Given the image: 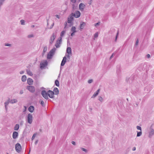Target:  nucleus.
Here are the masks:
<instances>
[{
  "instance_id": "f257e3e1",
  "label": "nucleus",
  "mask_w": 154,
  "mask_h": 154,
  "mask_svg": "<svg viewBox=\"0 0 154 154\" xmlns=\"http://www.w3.org/2000/svg\"><path fill=\"white\" fill-rule=\"evenodd\" d=\"M135 76V75H132L128 79H126L127 82L129 84H132L134 81Z\"/></svg>"
},
{
  "instance_id": "f03ea898",
  "label": "nucleus",
  "mask_w": 154,
  "mask_h": 154,
  "mask_svg": "<svg viewBox=\"0 0 154 154\" xmlns=\"http://www.w3.org/2000/svg\"><path fill=\"white\" fill-rule=\"evenodd\" d=\"M147 65L146 63H141L139 65L138 69L140 71L144 70L146 68Z\"/></svg>"
},
{
  "instance_id": "7ed1b4c3",
  "label": "nucleus",
  "mask_w": 154,
  "mask_h": 154,
  "mask_svg": "<svg viewBox=\"0 0 154 154\" xmlns=\"http://www.w3.org/2000/svg\"><path fill=\"white\" fill-rule=\"evenodd\" d=\"M32 115L31 113H29L27 116V122L28 123L31 124L32 122Z\"/></svg>"
},
{
  "instance_id": "20e7f679",
  "label": "nucleus",
  "mask_w": 154,
  "mask_h": 154,
  "mask_svg": "<svg viewBox=\"0 0 154 154\" xmlns=\"http://www.w3.org/2000/svg\"><path fill=\"white\" fill-rule=\"evenodd\" d=\"M26 89L32 93L34 92L35 91V88L33 86H27Z\"/></svg>"
},
{
  "instance_id": "39448f33",
  "label": "nucleus",
  "mask_w": 154,
  "mask_h": 154,
  "mask_svg": "<svg viewBox=\"0 0 154 154\" xmlns=\"http://www.w3.org/2000/svg\"><path fill=\"white\" fill-rule=\"evenodd\" d=\"M15 148L16 151L18 152H20L21 149V146L19 143H17L15 146Z\"/></svg>"
},
{
  "instance_id": "423d86ee",
  "label": "nucleus",
  "mask_w": 154,
  "mask_h": 154,
  "mask_svg": "<svg viewBox=\"0 0 154 154\" xmlns=\"http://www.w3.org/2000/svg\"><path fill=\"white\" fill-rule=\"evenodd\" d=\"M41 94L42 96L46 99H48V92L47 93L46 91L45 90H42L41 92Z\"/></svg>"
},
{
  "instance_id": "0eeeda50",
  "label": "nucleus",
  "mask_w": 154,
  "mask_h": 154,
  "mask_svg": "<svg viewBox=\"0 0 154 154\" xmlns=\"http://www.w3.org/2000/svg\"><path fill=\"white\" fill-rule=\"evenodd\" d=\"M48 96L51 98H54V92L51 90H49L48 91Z\"/></svg>"
},
{
  "instance_id": "6e6552de",
  "label": "nucleus",
  "mask_w": 154,
  "mask_h": 154,
  "mask_svg": "<svg viewBox=\"0 0 154 154\" xmlns=\"http://www.w3.org/2000/svg\"><path fill=\"white\" fill-rule=\"evenodd\" d=\"M48 62L46 60L42 63H41L40 64V68L41 69H44L48 65Z\"/></svg>"
},
{
  "instance_id": "1a4fd4ad",
  "label": "nucleus",
  "mask_w": 154,
  "mask_h": 154,
  "mask_svg": "<svg viewBox=\"0 0 154 154\" xmlns=\"http://www.w3.org/2000/svg\"><path fill=\"white\" fill-rule=\"evenodd\" d=\"M56 36L55 35L54 33H53L50 38L49 41V44L50 45H51L53 43V42L54 41V40Z\"/></svg>"
},
{
  "instance_id": "9d476101",
  "label": "nucleus",
  "mask_w": 154,
  "mask_h": 154,
  "mask_svg": "<svg viewBox=\"0 0 154 154\" xmlns=\"http://www.w3.org/2000/svg\"><path fill=\"white\" fill-rule=\"evenodd\" d=\"M72 14L75 18H78L80 17L81 14L79 11H75V13H72Z\"/></svg>"
},
{
  "instance_id": "9b49d317",
  "label": "nucleus",
  "mask_w": 154,
  "mask_h": 154,
  "mask_svg": "<svg viewBox=\"0 0 154 154\" xmlns=\"http://www.w3.org/2000/svg\"><path fill=\"white\" fill-rule=\"evenodd\" d=\"M85 6V5L83 3H81L79 4V9L82 11L84 10V9Z\"/></svg>"
},
{
  "instance_id": "f8f14e48",
  "label": "nucleus",
  "mask_w": 154,
  "mask_h": 154,
  "mask_svg": "<svg viewBox=\"0 0 154 154\" xmlns=\"http://www.w3.org/2000/svg\"><path fill=\"white\" fill-rule=\"evenodd\" d=\"M73 16H72V14H70L69 16V17L68 19L67 22L68 23H70L73 20Z\"/></svg>"
},
{
  "instance_id": "ddd939ff",
  "label": "nucleus",
  "mask_w": 154,
  "mask_h": 154,
  "mask_svg": "<svg viewBox=\"0 0 154 154\" xmlns=\"http://www.w3.org/2000/svg\"><path fill=\"white\" fill-rule=\"evenodd\" d=\"M66 56H64L63 57V59L62 61V62H61V66H63L65 65L66 62Z\"/></svg>"
},
{
  "instance_id": "4468645a",
  "label": "nucleus",
  "mask_w": 154,
  "mask_h": 154,
  "mask_svg": "<svg viewBox=\"0 0 154 154\" xmlns=\"http://www.w3.org/2000/svg\"><path fill=\"white\" fill-rule=\"evenodd\" d=\"M18 136V133L16 131H14L13 132L12 137L13 139H16L17 138Z\"/></svg>"
},
{
  "instance_id": "2eb2a0df",
  "label": "nucleus",
  "mask_w": 154,
  "mask_h": 154,
  "mask_svg": "<svg viewBox=\"0 0 154 154\" xmlns=\"http://www.w3.org/2000/svg\"><path fill=\"white\" fill-rule=\"evenodd\" d=\"M62 38L61 37L60 39L58 41H57L55 44V46L57 48H58L60 47V42L61 41Z\"/></svg>"
},
{
  "instance_id": "dca6fc26",
  "label": "nucleus",
  "mask_w": 154,
  "mask_h": 154,
  "mask_svg": "<svg viewBox=\"0 0 154 154\" xmlns=\"http://www.w3.org/2000/svg\"><path fill=\"white\" fill-rule=\"evenodd\" d=\"M100 90V89H98L97 91L96 92L94 93L93 95L91 97V98H94L96 96H97L98 95Z\"/></svg>"
},
{
  "instance_id": "f3484780",
  "label": "nucleus",
  "mask_w": 154,
  "mask_h": 154,
  "mask_svg": "<svg viewBox=\"0 0 154 154\" xmlns=\"http://www.w3.org/2000/svg\"><path fill=\"white\" fill-rule=\"evenodd\" d=\"M33 80L30 78H28L27 80V83L29 85H32V84L33 83Z\"/></svg>"
},
{
  "instance_id": "a211bd4d",
  "label": "nucleus",
  "mask_w": 154,
  "mask_h": 154,
  "mask_svg": "<svg viewBox=\"0 0 154 154\" xmlns=\"http://www.w3.org/2000/svg\"><path fill=\"white\" fill-rule=\"evenodd\" d=\"M9 103H10V99L9 98L8 100L6 101L4 103L5 106L6 110H7V106L8 105Z\"/></svg>"
},
{
  "instance_id": "6ab92c4d",
  "label": "nucleus",
  "mask_w": 154,
  "mask_h": 154,
  "mask_svg": "<svg viewBox=\"0 0 154 154\" xmlns=\"http://www.w3.org/2000/svg\"><path fill=\"white\" fill-rule=\"evenodd\" d=\"M28 110L30 112H32L34 110V107L33 106H30Z\"/></svg>"
},
{
  "instance_id": "aec40b11",
  "label": "nucleus",
  "mask_w": 154,
  "mask_h": 154,
  "mask_svg": "<svg viewBox=\"0 0 154 154\" xmlns=\"http://www.w3.org/2000/svg\"><path fill=\"white\" fill-rule=\"evenodd\" d=\"M154 134V130L152 129L150 131L149 133V137L151 138L152 136Z\"/></svg>"
},
{
  "instance_id": "412c9836",
  "label": "nucleus",
  "mask_w": 154,
  "mask_h": 154,
  "mask_svg": "<svg viewBox=\"0 0 154 154\" xmlns=\"http://www.w3.org/2000/svg\"><path fill=\"white\" fill-rule=\"evenodd\" d=\"M53 91L54 92V94L55 95H57L59 94V90L57 88H54Z\"/></svg>"
},
{
  "instance_id": "4be33fe9",
  "label": "nucleus",
  "mask_w": 154,
  "mask_h": 154,
  "mask_svg": "<svg viewBox=\"0 0 154 154\" xmlns=\"http://www.w3.org/2000/svg\"><path fill=\"white\" fill-rule=\"evenodd\" d=\"M85 25V23L84 22H82L80 25V28L81 30L83 29Z\"/></svg>"
},
{
  "instance_id": "5701e85b",
  "label": "nucleus",
  "mask_w": 154,
  "mask_h": 154,
  "mask_svg": "<svg viewBox=\"0 0 154 154\" xmlns=\"http://www.w3.org/2000/svg\"><path fill=\"white\" fill-rule=\"evenodd\" d=\"M66 51L69 54H72V51L71 48L70 47H67Z\"/></svg>"
},
{
  "instance_id": "b1692460",
  "label": "nucleus",
  "mask_w": 154,
  "mask_h": 154,
  "mask_svg": "<svg viewBox=\"0 0 154 154\" xmlns=\"http://www.w3.org/2000/svg\"><path fill=\"white\" fill-rule=\"evenodd\" d=\"M17 102V100L16 99L11 100L10 99V103L13 104Z\"/></svg>"
},
{
  "instance_id": "393cba45",
  "label": "nucleus",
  "mask_w": 154,
  "mask_h": 154,
  "mask_svg": "<svg viewBox=\"0 0 154 154\" xmlns=\"http://www.w3.org/2000/svg\"><path fill=\"white\" fill-rule=\"evenodd\" d=\"M53 55L52 54L50 53V52H49V53L47 54V57L48 59H51Z\"/></svg>"
},
{
  "instance_id": "a878e982",
  "label": "nucleus",
  "mask_w": 154,
  "mask_h": 154,
  "mask_svg": "<svg viewBox=\"0 0 154 154\" xmlns=\"http://www.w3.org/2000/svg\"><path fill=\"white\" fill-rule=\"evenodd\" d=\"M26 79V76L25 75H23L22 76L21 78L22 81L23 82H25Z\"/></svg>"
},
{
  "instance_id": "bb28decb",
  "label": "nucleus",
  "mask_w": 154,
  "mask_h": 154,
  "mask_svg": "<svg viewBox=\"0 0 154 154\" xmlns=\"http://www.w3.org/2000/svg\"><path fill=\"white\" fill-rule=\"evenodd\" d=\"M19 128V125L18 124H16L14 128V130L15 131H17L18 130Z\"/></svg>"
},
{
  "instance_id": "cd10ccee",
  "label": "nucleus",
  "mask_w": 154,
  "mask_h": 154,
  "mask_svg": "<svg viewBox=\"0 0 154 154\" xmlns=\"http://www.w3.org/2000/svg\"><path fill=\"white\" fill-rule=\"evenodd\" d=\"M56 50V48L54 47L49 52L50 53H51V54H52L53 55H54V53L55 52V51Z\"/></svg>"
},
{
  "instance_id": "c85d7f7f",
  "label": "nucleus",
  "mask_w": 154,
  "mask_h": 154,
  "mask_svg": "<svg viewBox=\"0 0 154 154\" xmlns=\"http://www.w3.org/2000/svg\"><path fill=\"white\" fill-rule=\"evenodd\" d=\"M71 31L73 32H76L77 31L76 30L75 27L74 26H72L71 28Z\"/></svg>"
},
{
  "instance_id": "c756f323",
  "label": "nucleus",
  "mask_w": 154,
  "mask_h": 154,
  "mask_svg": "<svg viewBox=\"0 0 154 154\" xmlns=\"http://www.w3.org/2000/svg\"><path fill=\"white\" fill-rule=\"evenodd\" d=\"M26 72L28 75L30 76H32L33 75L32 72L29 70L27 69Z\"/></svg>"
},
{
  "instance_id": "7c9ffc66",
  "label": "nucleus",
  "mask_w": 154,
  "mask_h": 154,
  "mask_svg": "<svg viewBox=\"0 0 154 154\" xmlns=\"http://www.w3.org/2000/svg\"><path fill=\"white\" fill-rule=\"evenodd\" d=\"M55 84L57 86H59V82L57 80H56L55 81Z\"/></svg>"
},
{
  "instance_id": "2f4dec72",
  "label": "nucleus",
  "mask_w": 154,
  "mask_h": 154,
  "mask_svg": "<svg viewBox=\"0 0 154 154\" xmlns=\"http://www.w3.org/2000/svg\"><path fill=\"white\" fill-rule=\"evenodd\" d=\"M39 102L41 104L42 106H45V104H44V102H43V101L42 100H40L39 101Z\"/></svg>"
},
{
  "instance_id": "473e14b6",
  "label": "nucleus",
  "mask_w": 154,
  "mask_h": 154,
  "mask_svg": "<svg viewBox=\"0 0 154 154\" xmlns=\"http://www.w3.org/2000/svg\"><path fill=\"white\" fill-rule=\"evenodd\" d=\"M98 100L100 101L101 102H103V99L101 97L99 96L98 97Z\"/></svg>"
},
{
  "instance_id": "72a5a7b5",
  "label": "nucleus",
  "mask_w": 154,
  "mask_h": 154,
  "mask_svg": "<svg viewBox=\"0 0 154 154\" xmlns=\"http://www.w3.org/2000/svg\"><path fill=\"white\" fill-rule=\"evenodd\" d=\"M142 133L141 131H140L139 132H137V137H139L142 134Z\"/></svg>"
},
{
  "instance_id": "f704fd0d",
  "label": "nucleus",
  "mask_w": 154,
  "mask_h": 154,
  "mask_svg": "<svg viewBox=\"0 0 154 154\" xmlns=\"http://www.w3.org/2000/svg\"><path fill=\"white\" fill-rule=\"evenodd\" d=\"M98 36V32H97L96 33H95L94 35V38H97Z\"/></svg>"
},
{
  "instance_id": "c9c22d12",
  "label": "nucleus",
  "mask_w": 154,
  "mask_h": 154,
  "mask_svg": "<svg viewBox=\"0 0 154 154\" xmlns=\"http://www.w3.org/2000/svg\"><path fill=\"white\" fill-rule=\"evenodd\" d=\"M47 48L46 46H45L43 50V53H45V52L47 51Z\"/></svg>"
},
{
  "instance_id": "e433bc0d",
  "label": "nucleus",
  "mask_w": 154,
  "mask_h": 154,
  "mask_svg": "<svg viewBox=\"0 0 154 154\" xmlns=\"http://www.w3.org/2000/svg\"><path fill=\"white\" fill-rule=\"evenodd\" d=\"M65 32H66L65 31H62L60 33L61 37L63 36V35L65 33Z\"/></svg>"
},
{
  "instance_id": "4c0bfd02",
  "label": "nucleus",
  "mask_w": 154,
  "mask_h": 154,
  "mask_svg": "<svg viewBox=\"0 0 154 154\" xmlns=\"http://www.w3.org/2000/svg\"><path fill=\"white\" fill-rule=\"evenodd\" d=\"M118 35H119V31H118L117 33H116V36L115 37V42H116L117 41V37L118 36Z\"/></svg>"
},
{
  "instance_id": "58836bf2",
  "label": "nucleus",
  "mask_w": 154,
  "mask_h": 154,
  "mask_svg": "<svg viewBox=\"0 0 154 154\" xmlns=\"http://www.w3.org/2000/svg\"><path fill=\"white\" fill-rule=\"evenodd\" d=\"M20 23H21V24L22 25H24L25 24L24 21L23 20H21Z\"/></svg>"
},
{
  "instance_id": "ea45409f",
  "label": "nucleus",
  "mask_w": 154,
  "mask_h": 154,
  "mask_svg": "<svg viewBox=\"0 0 154 154\" xmlns=\"http://www.w3.org/2000/svg\"><path fill=\"white\" fill-rule=\"evenodd\" d=\"M93 82V79H89L88 81V82L89 84H90L92 82Z\"/></svg>"
},
{
  "instance_id": "a19ab883",
  "label": "nucleus",
  "mask_w": 154,
  "mask_h": 154,
  "mask_svg": "<svg viewBox=\"0 0 154 154\" xmlns=\"http://www.w3.org/2000/svg\"><path fill=\"white\" fill-rule=\"evenodd\" d=\"M81 149L83 151H84V152H87V149H85V148H81Z\"/></svg>"
},
{
  "instance_id": "79ce46f5",
  "label": "nucleus",
  "mask_w": 154,
  "mask_h": 154,
  "mask_svg": "<svg viewBox=\"0 0 154 154\" xmlns=\"http://www.w3.org/2000/svg\"><path fill=\"white\" fill-rule=\"evenodd\" d=\"M24 123V121L23 120H21L20 122V125L22 126L23 125Z\"/></svg>"
},
{
  "instance_id": "37998d69",
  "label": "nucleus",
  "mask_w": 154,
  "mask_h": 154,
  "mask_svg": "<svg viewBox=\"0 0 154 154\" xmlns=\"http://www.w3.org/2000/svg\"><path fill=\"white\" fill-rule=\"evenodd\" d=\"M137 128L138 130H141V127L140 126H137Z\"/></svg>"
},
{
  "instance_id": "c03bdc74",
  "label": "nucleus",
  "mask_w": 154,
  "mask_h": 154,
  "mask_svg": "<svg viewBox=\"0 0 154 154\" xmlns=\"http://www.w3.org/2000/svg\"><path fill=\"white\" fill-rule=\"evenodd\" d=\"M4 2L2 1L1 0H0V7H1L3 4Z\"/></svg>"
},
{
  "instance_id": "a18cd8bd",
  "label": "nucleus",
  "mask_w": 154,
  "mask_h": 154,
  "mask_svg": "<svg viewBox=\"0 0 154 154\" xmlns=\"http://www.w3.org/2000/svg\"><path fill=\"white\" fill-rule=\"evenodd\" d=\"M138 42H139V41H138V39H137V40H136V43H135V45H138Z\"/></svg>"
},
{
  "instance_id": "49530a36",
  "label": "nucleus",
  "mask_w": 154,
  "mask_h": 154,
  "mask_svg": "<svg viewBox=\"0 0 154 154\" xmlns=\"http://www.w3.org/2000/svg\"><path fill=\"white\" fill-rule=\"evenodd\" d=\"M33 37V35H28V37L29 38H30L31 37Z\"/></svg>"
},
{
  "instance_id": "de8ad7c7",
  "label": "nucleus",
  "mask_w": 154,
  "mask_h": 154,
  "mask_svg": "<svg viewBox=\"0 0 154 154\" xmlns=\"http://www.w3.org/2000/svg\"><path fill=\"white\" fill-rule=\"evenodd\" d=\"M71 2L72 3H75L76 1V0H70Z\"/></svg>"
},
{
  "instance_id": "09e8293b",
  "label": "nucleus",
  "mask_w": 154,
  "mask_h": 154,
  "mask_svg": "<svg viewBox=\"0 0 154 154\" xmlns=\"http://www.w3.org/2000/svg\"><path fill=\"white\" fill-rule=\"evenodd\" d=\"M54 23H53L51 25V26L49 28L50 29H51L52 28L53 26H54Z\"/></svg>"
},
{
  "instance_id": "8fccbe9b",
  "label": "nucleus",
  "mask_w": 154,
  "mask_h": 154,
  "mask_svg": "<svg viewBox=\"0 0 154 154\" xmlns=\"http://www.w3.org/2000/svg\"><path fill=\"white\" fill-rule=\"evenodd\" d=\"M5 45L7 46H11V44H5Z\"/></svg>"
},
{
  "instance_id": "3c124183",
  "label": "nucleus",
  "mask_w": 154,
  "mask_h": 154,
  "mask_svg": "<svg viewBox=\"0 0 154 154\" xmlns=\"http://www.w3.org/2000/svg\"><path fill=\"white\" fill-rule=\"evenodd\" d=\"M69 54H68L66 55V56L67 57V58H68L69 59H70V57L69 55Z\"/></svg>"
},
{
  "instance_id": "603ef678",
  "label": "nucleus",
  "mask_w": 154,
  "mask_h": 154,
  "mask_svg": "<svg viewBox=\"0 0 154 154\" xmlns=\"http://www.w3.org/2000/svg\"><path fill=\"white\" fill-rule=\"evenodd\" d=\"M114 53H113L110 57V60H111L113 57L114 56Z\"/></svg>"
},
{
  "instance_id": "864d4df0",
  "label": "nucleus",
  "mask_w": 154,
  "mask_h": 154,
  "mask_svg": "<svg viewBox=\"0 0 154 154\" xmlns=\"http://www.w3.org/2000/svg\"><path fill=\"white\" fill-rule=\"evenodd\" d=\"M23 93V90H21L20 91V94H22Z\"/></svg>"
},
{
  "instance_id": "5fc2aeb1",
  "label": "nucleus",
  "mask_w": 154,
  "mask_h": 154,
  "mask_svg": "<svg viewBox=\"0 0 154 154\" xmlns=\"http://www.w3.org/2000/svg\"><path fill=\"white\" fill-rule=\"evenodd\" d=\"M35 134H34L32 136V140H33V139H34L35 137Z\"/></svg>"
},
{
  "instance_id": "6e6d98bb",
  "label": "nucleus",
  "mask_w": 154,
  "mask_h": 154,
  "mask_svg": "<svg viewBox=\"0 0 154 154\" xmlns=\"http://www.w3.org/2000/svg\"><path fill=\"white\" fill-rule=\"evenodd\" d=\"M92 0H90V1L88 2V4L89 5H91L92 4Z\"/></svg>"
},
{
  "instance_id": "4d7b16f0",
  "label": "nucleus",
  "mask_w": 154,
  "mask_h": 154,
  "mask_svg": "<svg viewBox=\"0 0 154 154\" xmlns=\"http://www.w3.org/2000/svg\"><path fill=\"white\" fill-rule=\"evenodd\" d=\"M146 57H147L148 58H149L150 57V55L149 54H147L146 55Z\"/></svg>"
},
{
  "instance_id": "13d9d810",
  "label": "nucleus",
  "mask_w": 154,
  "mask_h": 154,
  "mask_svg": "<svg viewBox=\"0 0 154 154\" xmlns=\"http://www.w3.org/2000/svg\"><path fill=\"white\" fill-rule=\"evenodd\" d=\"M99 23H100V22H98V23H95V26H97L98 25H99Z\"/></svg>"
},
{
  "instance_id": "bf43d9fd",
  "label": "nucleus",
  "mask_w": 154,
  "mask_h": 154,
  "mask_svg": "<svg viewBox=\"0 0 154 154\" xmlns=\"http://www.w3.org/2000/svg\"><path fill=\"white\" fill-rule=\"evenodd\" d=\"M75 32H72L71 34V36H73V35H74V33Z\"/></svg>"
},
{
  "instance_id": "052dcab7",
  "label": "nucleus",
  "mask_w": 154,
  "mask_h": 154,
  "mask_svg": "<svg viewBox=\"0 0 154 154\" xmlns=\"http://www.w3.org/2000/svg\"><path fill=\"white\" fill-rule=\"evenodd\" d=\"M20 74H23L24 73V71H21L20 72Z\"/></svg>"
},
{
  "instance_id": "680f3d73",
  "label": "nucleus",
  "mask_w": 154,
  "mask_h": 154,
  "mask_svg": "<svg viewBox=\"0 0 154 154\" xmlns=\"http://www.w3.org/2000/svg\"><path fill=\"white\" fill-rule=\"evenodd\" d=\"M73 144V145H75V142L74 141H72L71 142Z\"/></svg>"
},
{
  "instance_id": "e2e57ef3",
  "label": "nucleus",
  "mask_w": 154,
  "mask_h": 154,
  "mask_svg": "<svg viewBox=\"0 0 154 154\" xmlns=\"http://www.w3.org/2000/svg\"><path fill=\"white\" fill-rule=\"evenodd\" d=\"M55 16L57 17V18H58V19H59L60 18V17H59V16L58 15H55Z\"/></svg>"
},
{
  "instance_id": "0e129e2a",
  "label": "nucleus",
  "mask_w": 154,
  "mask_h": 154,
  "mask_svg": "<svg viewBox=\"0 0 154 154\" xmlns=\"http://www.w3.org/2000/svg\"><path fill=\"white\" fill-rule=\"evenodd\" d=\"M136 147H134L132 148V150L133 151H135V150H136Z\"/></svg>"
},
{
  "instance_id": "69168bd1",
  "label": "nucleus",
  "mask_w": 154,
  "mask_h": 154,
  "mask_svg": "<svg viewBox=\"0 0 154 154\" xmlns=\"http://www.w3.org/2000/svg\"><path fill=\"white\" fill-rule=\"evenodd\" d=\"M37 142H38V140H37L36 141H35V144H37Z\"/></svg>"
},
{
  "instance_id": "338daca9",
  "label": "nucleus",
  "mask_w": 154,
  "mask_h": 154,
  "mask_svg": "<svg viewBox=\"0 0 154 154\" xmlns=\"http://www.w3.org/2000/svg\"><path fill=\"white\" fill-rule=\"evenodd\" d=\"M144 76L146 77V74H144Z\"/></svg>"
},
{
  "instance_id": "774afa93",
  "label": "nucleus",
  "mask_w": 154,
  "mask_h": 154,
  "mask_svg": "<svg viewBox=\"0 0 154 154\" xmlns=\"http://www.w3.org/2000/svg\"><path fill=\"white\" fill-rule=\"evenodd\" d=\"M34 26H35L34 25H32V27H34Z\"/></svg>"
}]
</instances>
